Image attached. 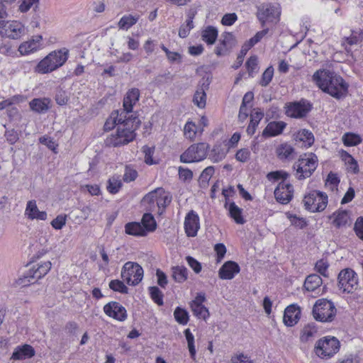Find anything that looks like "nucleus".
<instances>
[{
  "label": "nucleus",
  "mask_w": 363,
  "mask_h": 363,
  "mask_svg": "<svg viewBox=\"0 0 363 363\" xmlns=\"http://www.w3.org/2000/svg\"><path fill=\"white\" fill-rule=\"evenodd\" d=\"M313 79L324 92L336 99H340L347 91L348 86L343 79L328 70L316 71Z\"/></svg>",
  "instance_id": "1"
},
{
  "label": "nucleus",
  "mask_w": 363,
  "mask_h": 363,
  "mask_svg": "<svg viewBox=\"0 0 363 363\" xmlns=\"http://www.w3.org/2000/svg\"><path fill=\"white\" fill-rule=\"evenodd\" d=\"M141 123L140 120L133 115L129 116L124 123L120 124L114 133L106 138L104 143L108 147L125 145L133 141L136 136L135 130Z\"/></svg>",
  "instance_id": "2"
},
{
  "label": "nucleus",
  "mask_w": 363,
  "mask_h": 363,
  "mask_svg": "<svg viewBox=\"0 0 363 363\" xmlns=\"http://www.w3.org/2000/svg\"><path fill=\"white\" fill-rule=\"evenodd\" d=\"M68 57V50H60L50 52L42 60L36 67V71L39 73H49L62 66Z\"/></svg>",
  "instance_id": "3"
},
{
  "label": "nucleus",
  "mask_w": 363,
  "mask_h": 363,
  "mask_svg": "<svg viewBox=\"0 0 363 363\" xmlns=\"http://www.w3.org/2000/svg\"><path fill=\"white\" fill-rule=\"evenodd\" d=\"M318 157L312 152L301 155L293 168L298 180L310 177L318 167Z\"/></svg>",
  "instance_id": "4"
},
{
  "label": "nucleus",
  "mask_w": 363,
  "mask_h": 363,
  "mask_svg": "<svg viewBox=\"0 0 363 363\" xmlns=\"http://www.w3.org/2000/svg\"><path fill=\"white\" fill-rule=\"evenodd\" d=\"M337 313L334 303L325 298H320L315 301L312 310L313 318L319 322H332Z\"/></svg>",
  "instance_id": "5"
},
{
  "label": "nucleus",
  "mask_w": 363,
  "mask_h": 363,
  "mask_svg": "<svg viewBox=\"0 0 363 363\" xmlns=\"http://www.w3.org/2000/svg\"><path fill=\"white\" fill-rule=\"evenodd\" d=\"M340 347V341L335 337L326 336L316 342L314 352L320 359H328L339 351Z\"/></svg>",
  "instance_id": "6"
},
{
  "label": "nucleus",
  "mask_w": 363,
  "mask_h": 363,
  "mask_svg": "<svg viewBox=\"0 0 363 363\" xmlns=\"http://www.w3.org/2000/svg\"><path fill=\"white\" fill-rule=\"evenodd\" d=\"M51 266L52 264L50 261L33 265L28 272L18 279V284L24 286L34 284L38 279L48 273L51 269Z\"/></svg>",
  "instance_id": "7"
},
{
  "label": "nucleus",
  "mask_w": 363,
  "mask_h": 363,
  "mask_svg": "<svg viewBox=\"0 0 363 363\" xmlns=\"http://www.w3.org/2000/svg\"><path fill=\"white\" fill-rule=\"evenodd\" d=\"M281 9L278 4H263L258 7L257 16L262 27L267 23L275 24L279 21Z\"/></svg>",
  "instance_id": "8"
},
{
  "label": "nucleus",
  "mask_w": 363,
  "mask_h": 363,
  "mask_svg": "<svg viewBox=\"0 0 363 363\" xmlns=\"http://www.w3.org/2000/svg\"><path fill=\"white\" fill-rule=\"evenodd\" d=\"M143 269L137 262H127L121 269V277L128 284L138 285L143 278Z\"/></svg>",
  "instance_id": "9"
},
{
  "label": "nucleus",
  "mask_w": 363,
  "mask_h": 363,
  "mask_svg": "<svg viewBox=\"0 0 363 363\" xmlns=\"http://www.w3.org/2000/svg\"><path fill=\"white\" fill-rule=\"evenodd\" d=\"M303 202L306 209L311 212L323 211L328 204V196L319 191H312L306 195Z\"/></svg>",
  "instance_id": "10"
},
{
  "label": "nucleus",
  "mask_w": 363,
  "mask_h": 363,
  "mask_svg": "<svg viewBox=\"0 0 363 363\" xmlns=\"http://www.w3.org/2000/svg\"><path fill=\"white\" fill-rule=\"evenodd\" d=\"M208 149L209 145L206 143L192 145L180 155V161L190 163L203 160L206 158Z\"/></svg>",
  "instance_id": "11"
},
{
  "label": "nucleus",
  "mask_w": 363,
  "mask_h": 363,
  "mask_svg": "<svg viewBox=\"0 0 363 363\" xmlns=\"http://www.w3.org/2000/svg\"><path fill=\"white\" fill-rule=\"evenodd\" d=\"M338 287L343 292L352 293L358 288V277L354 270L347 268L338 274Z\"/></svg>",
  "instance_id": "12"
},
{
  "label": "nucleus",
  "mask_w": 363,
  "mask_h": 363,
  "mask_svg": "<svg viewBox=\"0 0 363 363\" xmlns=\"http://www.w3.org/2000/svg\"><path fill=\"white\" fill-rule=\"evenodd\" d=\"M286 114L295 118H302L307 116L312 108V105L308 101L301 99L299 101L289 103L286 108Z\"/></svg>",
  "instance_id": "13"
},
{
  "label": "nucleus",
  "mask_w": 363,
  "mask_h": 363,
  "mask_svg": "<svg viewBox=\"0 0 363 363\" xmlns=\"http://www.w3.org/2000/svg\"><path fill=\"white\" fill-rule=\"evenodd\" d=\"M294 195V187L291 184L281 182L274 190V196L277 201L281 204H286L291 201Z\"/></svg>",
  "instance_id": "14"
},
{
  "label": "nucleus",
  "mask_w": 363,
  "mask_h": 363,
  "mask_svg": "<svg viewBox=\"0 0 363 363\" xmlns=\"http://www.w3.org/2000/svg\"><path fill=\"white\" fill-rule=\"evenodd\" d=\"M104 311L108 316L119 321H123L127 318L125 308L116 301H111L106 304L104 307Z\"/></svg>",
  "instance_id": "15"
},
{
  "label": "nucleus",
  "mask_w": 363,
  "mask_h": 363,
  "mask_svg": "<svg viewBox=\"0 0 363 363\" xmlns=\"http://www.w3.org/2000/svg\"><path fill=\"white\" fill-rule=\"evenodd\" d=\"M4 37L13 40H18L26 34L24 25L18 21H7Z\"/></svg>",
  "instance_id": "16"
},
{
  "label": "nucleus",
  "mask_w": 363,
  "mask_h": 363,
  "mask_svg": "<svg viewBox=\"0 0 363 363\" xmlns=\"http://www.w3.org/2000/svg\"><path fill=\"white\" fill-rule=\"evenodd\" d=\"M200 228L199 216L191 211L186 216L184 220L185 232L189 237H195Z\"/></svg>",
  "instance_id": "17"
},
{
  "label": "nucleus",
  "mask_w": 363,
  "mask_h": 363,
  "mask_svg": "<svg viewBox=\"0 0 363 363\" xmlns=\"http://www.w3.org/2000/svg\"><path fill=\"white\" fill-rule=\"evenodd\" d=\"M235 45V40L232 33H224L220 39V43L216 48L215 53L218 56L227 55Z\"/></svg>",
  "instance_id": "18"
},
{
  "label": "nucleus",
  "mask_w": 363,
  "mask_h": 363,
  "mask_svg": "<svg viewBox=\"0 0 363 363\" xmlns=\"http://www.w3.org/2000/svg\"><path fill=\"white\" fill-rule=\"evenodd\" d=\"M240 271V268L238 263L233 261H228L220 268L218 275L221 279L230 280L233 279Z\"/></svg>",
  "instance_id": "19"
},
{
  "label": "nucleus",
  "mask_w": 363,
  "mask_h": 363,
  "mask_svg": "<svg viewBox=\"0 0 363 363\" xmlns=\"http://www.w3.org/2000/svg\"><path fill=\"white\" fill-rule=\"evenodd\" d=\"M300 308L295 305L287 306L284 311L283 320L286 325L291 327L296 324L300 318Z\"/></svg>",
  "instance_id": "20"
},
{
  "label": "nucleus",
  "mask_w": 363,
  "mask_h": 363,
  "mask_svg": "<svg viewBox=\"0 0 363 363\" xmlns=\"http://www.w3.org/2000/svg\"><path fill=\"white\" fill-rule=\"evenodd\" d=\"M140 91L137 88L130 89L123 99V109L120 111H125V115L132 112L133 105L139 100Z\"/></svg>",
  "instance_id": "21"
},
{
  "label": "nucleus",
  "mask_w": 363,
  "mask_h": 363,
  "mask_svg": "<svg viewBox=\"0 0 363 363\" xmlns=\"http://www.w3.org/2000/svg\"><path fill=\"white\" fill-rule=\"evenodd\" d=\"M25 215L30 220H45L47 218V213L39 211L35 200H30L27 202Z\"/></svg>",
  "instance_id": "22"
},
{
  "label": "nucleus",
  "mask_w": 363,
  "mask_h": 363,
  "mask_svg": "<svg viewBox=\"0 0 363 363\" xmlns=\"http://www.w3.org/2000/svg\"><path fill=\"white\" fill-rule=\"evenodd\" d=\"M286 126V123L284 121H272L263 130L262 135L264 138L277 136L282 133Z\"/></svg>",
  "instance_id": "23"
},
{
  "label": "nucleus",
  "mask_w": 363,
  "mask_h": 363,
  "mask_svg": "<svg viewBox=\"0 0 363 363\" xmlns=\"http://www.w3.org/2000/svg\"><path fill=\"white\" fill-rule=\"evenodd\" d=\"M128 117V116L125 115V111H120L118 110L113 111L104 125V130H111L116 125L118 127L120 124L124 123L125 120H126Z\"/></svg>",
  "instance_id": "24"
},
{
  "label": "nucleus",
  "mask_w": 363,
  "mask_h": 363,
  "mask_svg": "<svg viewBox=\"0 0 363 363\" xmlns=\"http://www.w3.org/2000/svg\"><path fill=\"white\" fill-rule=\"evenodd\" d=\"M41 40L42 37L40 35H38L35 37V39L24 42L19 45L18 51L23 55H28L29 53L34 52L40 48Z\"/></svg>",
  "instance_id": "25"
},
{
  "label": "nucleus",
  "mask_w": 363,
  "mask_h": 363,
  "mask_svg": "<svg viewBox=\"0 0 363 363\" xmlns=\"http://www.w3.org/2000/svg\"><path fill=\"white\" fill-rule=\"evenodd\" d=\"M294 138L296 143H302V146L306 147H311L314 143L313 134L306 129L298 131L294 135Z\"/></svg>",
  "instance_id": "26"
},
{
  "label": "nucleus",
  "mask_w": 363,
  "mask_h": 363,
  "mask_svg": "<svg viewBox=\"0 0 363 363\" xmlns=\"http://www.w3.org/2000/svg\"><path fill=\"white\" fill-rule=\"evenodd\" d=\"M35 355L33 347L29 345H24L22 347H17L12 354L11 359L20 360L32 357Z\"/></svg>",
  "instance_id": "27"
},
{
  "label": "nucleus",
  "mask_w": 363,
  "mask_h": 363,
  "mask_svg": "<svg viewBox=\"0 0 363 363\" xmlns=\"http://www.w3.org/2000/svg\"><path fill=\"white\" fill-rule=\"evenodd\" d=\"M50 100L47 98L34 99L29 103L30 109L38 113H45L50 108Z\"/></svg>",
  "instance_id": "28"
},
{
  "label": "nucleus",
  "mask_w": 363,
  "mask_h": 363,
  "mask_svg": "<svg viewBox=\"0 0 363 363\" xmlns=\"http://www.w3.org/2000/svg\"><path fill=\"white\" fill-rule=\"evenodd\" d=\"M277 154L281 160H291L294 158L296 152L294 148L291 145L284 143L277 147Z\"/></svg>",
  "instance_id": "29"
},
{
  "label": "nucleus",
  "mask_w": 363,
  "mask_h": 363,
  "mask_svg": "<svg viewBox=\"0 0 363 363\" xmlns=\"http://www.w3.org/2000/svg\"><path fill=\"white\" fill-rule=\"evenodd\" d=\"M333 218V224L337 228L347 225L350 220L348 212L345 210H338L329 216V218Z\"/></svg>",
  "instance_id": "30"
},
{
  "label": "nucleus",
  "mask_w": 363,
  "mask_h": 363,
  "mask_svg": "<svg viewBox=\"0 0 363 363\" xmlns=\"http://www.w3.org/2000/svg\"><path fill=\"white\" fill-rule=\"evenodd\" d=\"M205 88L208 89V84L205 85L204 83L201 86H199L194 95L193 102L200 108L206 106V94Z\"/></svg>",
  "instance_id": "31"
},
{
  "label": "nucleus",
  "mask_w": 363,
  "mask_h": 363,
  "mask_svg": "<svg viewBox=\"0 0 363 363\" xmlns=\"http://www.w3.org/2000/svg\"><path fill=\"white\" fill-rule=\"evenodd\" d=\"M323 283L321 277L315 274L308 275L304 282V287L308 291L318 289Z\"/></svg>",
  "instance_id": "32"
},
{
  "label": "nucleus",
  "mask_w": 363,
  "mask_h": 363,
  "mask_svg": "<svg viewBox=\"0 0 363 363\" xmlns=\"http://www.w3.org/2000/svg\"><path fill=\"white\" fill-rule=\"evenodd\" d=\"M125 230L127 234L134 236H145L147 235V232L142 224L137 222L128 223L125 224Z\"/></svg>",
  "instance_id": "33"
},
{
  "label": "nucleus",
  "mask_w": 363,
  "mask_h": 363,
  "mask_svg": "<svg viewBox=\"0 0 363 363\" xmlns=\"http://www.w3.org/2000/svg\"><path fill=\"white\" fill-rule=\"evenodd\" d=\"M318 333V328L315 323H311L305 325L301 330L300 340L302 342H308L311 338L313 337Z\"/></svg>",
  "instance_id": "34"
},
{
  "label": "nucleus",
  "mask_w": 363,
  "mask_h": 363,
  "mask_svg": "<svg viewBox=\"0 0 363 363\" xmlns=\"http://www.w3.org/2000/svg\"><path fill=\"white\" fill-rule=\"evenodd\" d=\"M172 277L178 283H182L187 279L188 271L184 266H175L172 267Z\"/></svg>",
  "instance_id": "35"
},
{
  "label": "nucleus",
  "mask_w": 363,
  "mask_h": 363,
  "mask_svg": "<svg viewBox=\"0 0 363 363\" xmlns=\"http://www.w3.org/2000/svg\"><path fill=\"white\" fill-rule=\"evenodd\" d=\"M202 40L208 45H213L218 37V30L211 26H208L202 33Z\"/></svg>",
  "instance_id": "36"
},
{
  "label": "nucleus",
  "mask_w": 363,
  "mask_h": 363,
  "mask_svg": "<svg viewBox=\"0 0 363 363\" xmlns=\"http://www.w3.org/2000/svg\"><path fill=\"white\" fill-rule=\"evenodd\" d=\"M229 213L232 218L234 219L236 223L243 224L245 220L242 216V208H239L234 202H231L229 204Z\"/></svg>",
  "instance_id": "37"
},
{
  "label": "nucleus",
  "mask_w": 363,
  "mask_h": 363,
  "mask_svg": "<svg viewBox=\"0 0 363 363\" xmlns=\"http://www.w3.org/2000/svg\"><path fill=\"white\" fill-rule=\"evenodd\" d=\"M123 186L120 177L113 175L109 178L107 184V190L110 194H115L118 193Z\"/></svg>",
  "instance_id": "38"
},
{
  "label": "nucleus",
  "mask_w": 363,
  "mask_h": 363,
  "mask_svg": "<svg viewBox=\"0 0 363 363\" xmlns=\"http://www.w3.org/2000/svg\"><path fill=\"white\" fill-rule=\"evenodd\" d=\"M142 225L146 232H152L156 229L157 223L150 213H145L142 218Z\"/></svg>",
  "instance_id": "39"
},
{
  "label": "nucleus",
  "mask_w": 363,
  "mask_h": 363,
  "mask_svg": "<svg viewBox=\"0 0 363 363\" xmlns=\"http://www.w3.org/2000/svg\"><path fill=\"white\" fill-rule=\"evenodd\" d=\"M342 140L345 146H355L362 143L360 136L352 133H345Z\"/></svg>",
  "instance_id": "40"
},
{
  "label": "nucleus",
  "mask_w": 363,
  "mask_h": 363,
  "mask_svg": "<svg viewBox=\"0 0 363 363\" xmlns=\"http://www.w3.org/2000/svg\"><path fill=\"white\" fill-rule=\"evenodd\" d=\"M363 41V29L352 30L350 37L345 38L344 42L350 45H357Z\"/></svg>",
  "instance_id": "41"
},
{
  "label": "nucleus",
  "mask_w": 363,
  "mask_h": 363,
  "mask_svg": "<svg viewBox=\"0 0 363 363\" xmlns=\"http://www.w3.org/2000/svg\"><path fill=\"white\" fill-rule=\"evenodd\" d=\"M193 313L198 318L206 320L209 316V311L203 305L191 304Z\"/></svg>",
  "instance_id": "42"
},
{
  "label": "nucleus",
  "mask_w": 363,
  "mask_h": 363,
  "mask_svg": "<svg viewBox=\"0 0 363 363\" xmlns=\"http://www.w3.org/2000/svg\"><path fill=\"white\" fill-rule=\"evenodd\" d=\"M164 192L163 188H157L155 190L147 194L143 199V201L147 203H153L155 201H157L159 195L162 194Z\"/></svg>",
  "instance_id": "43"
},
{
  "label": "nucleus",
  "mask_w": 363,
  "mask_h": 363,
  "mask_svg": "<svg viewBox=\"0 0 363 363\" xmlns=\"http://www.w3.org/2000/svg\"><path fill=\"white\" fill-rule=\"evenodd\" d=\"M174 316L179 324L186 325L189 321L188 312L180 307L176 308L174 312Z\"/></svg>",
  "instance_id": "44"
},
{
  "label": "nucleus",
  "mask_w": 363,
  "mask_h": 363,
  "mask_svg": "<svg viewBox=\"0 0 363 363\" xmlns=\"http://www.w3.org/2000/svg\"><path fill=\"white\" fill-rule=\"evenodd\" d=\"M149 291L151 298L159 306H162L163 302V294L157 286L149 287Z\"/></svg>",
  "instance_id": "45"
},
{
  "label": "nucleus",
  "mask_w": 363,
  "mask_h": 363,
  "mask_svg": "<svg viewBox=\"0 0 363 363\" xmlns=\"http://www.w3.org/2000/svg\"><path fill=\"white\" fill-rule=\"evenodd\" d=\"M109 287L113 291H118L121 294L128 293V287L123 284V281L118 279L111 280L109 283Z\"/></svg>",
  "instance_id": "46"
},
{
  "label": "nucleus",
  "mask_w": 363,
  "mask_h": 363,
  "mask_svg": "<svg viewBox=\"0 0 363 363\" xmlns=\"http://www.w3.org/2000/svg\"><path fill=\"white\" fill-rule=\"evenodd\" d=\"M184 335L188 343V347L190 352V355L192 359H194L196 355V350L194 347V337L189 329H186L184 330Z\"/></svg>",
  "instance_id": "47"
},
{
  "label": "nucleus",
  "mask_w": 363,
  "mask_h": 363,
  "mask_svg": "<svg viewBox=\"0 0 363 363\" xmlns=\"http://www.w3.org/2000/svg\"><path fill=\"white\" fill-rule=\"evenodd\" d=\"M274 75V68L270 66L267 67L262 75L260 80V85L262 86H267L271 82Z\"/></svg>",
  "instance_id": "48"
},
{
  "label": "nucleus",
  "mask_w": 363,
  "mask_h": 363,
  "mask_svg": "<svg viewBox=\"0 0 363 363\" xmlns=\"http://www.w3.org/2000/svg\"><path fill=\"white\" fill-rule=\"evenodd\" d=\"M138 18L134 16L129 15L122 17L118 22V26L121 28H129L132 26L136 23Z\"/></svg>",
  "instance_id": "49"
},
{
  "label": "nucleus",
  "mask_w": 363,
  "mask_h": 363,
  "mask_svg": "<svg viewBox=\"0 0 363 363\" xmlns=\"http://www.w3.org/2000/svg\"><path fill=\"white\" fill-rule=\"evenodd\" d=\"M214 173V168L213 167H206L201 173L200 176V184L201 186H205L208 181L210 180L211 177Z\"/></svg>",
  "instance_id": "50"
},
{
  "label": "nucleus",
  "mask_w": 363,
  "mask_h": 363,
  "mask_svg": "<svg viewBox=\"0 0 363 363\" xmlns=\"http://www.w3.org/2000/svg\"><path fill=\"white\" fill-rule=\"evenodd\" d=\"M289 174L284 171H275L271 172L267 174V178L269 181H278L279 179H282L284 182L289 177Z\"/></svg>",
  "instance_id": "51"
},
{
  "label": "nucleus",
  "mask_w": 363,
  "mask_h": 363,
  "mask_svg": "<svg viewBox=\"0 0 363 363\" xmlns=\"http://www.w3.org/2000/svg\"><path fill=\"white\" fill-rule=\"evenodd\" d=\"M159 196L157 205L159 208H165L171 203L172 196L169 193H166L164 190L163 194Z\"/></svg>",
  "instance_id": "52"
},
{
  "label": "nucleus",
  "mask_w": 363,
  "mask_h": 363,
  "mask_svg": "<svg viewBox=\"0 0 363 363\" xmlns=\"http://www.w3.org/2000/svg\"><path fill=\"white\" fill-rule=\"evenodd\" d=\"M251 48L246 43L242 46L241 50L237 57L236 63L233 66L235 69L239 68L244 60V57L248 50Z\"/></svg>",
  "instance_id": "53"
},
{
  "label": "nucleus",
  "mask_w": 363,
  "mask_h": 363,
  "mask_svg": "<svg viewBox=\"0 0 363 363\" xmlns=\"http://www.w3.org/2000/svg\"><path fill=\"white\" fill-rule=\"evenodd\" d=\"M138 177V172L130 167V166L126 165L125 167V173L123 175V181L125 182H130L134 181Z\"/></svg>",
  "instance_id": "54"
},
{
  "label": "nucleus",
  "mask_w": 363,
  "mask_h": 363,
  "mask_svg": "<svg viewBox=\"0 0 363 363\" xmlns=\"http://www.w3.org/2000/svg\"><path fill=\"white\" fill-rule=\"evenodd\" d=\"M184 133L186 138L193 140L196 134L195 124L192 122H187L184 128Z\"/></svg>",
  "instance_id": "55"
},
{
  "label": "nucleus",
  "mask_w": 363,
  "mask_h": 363,
  "mask_svg": "<svg viewBox=\"0 0 363 363\" xmlns=\"http://www.w3.org/2000/svg\"><path fill=\"white\" fill-rule=\"evenodd\" d=\"M339 183L340 179L336 174L333 172L328 174L325 184L328 186L332 191L337 189Z\"/></svg>",
  "instance_id": "56"
},
{
  "label": "nucleus",
  "mask_w": 363,
  "mask_h": 363,
  "mask_svg": "<svg viewBox=\"0 0 363 363\" xmlns=\"http://www.w3.org/2000/svg\"><path fill=\"white\" fill-rule=\"evenodd\" d=\"M246 67L249 75L253 77L254 72H257V57L256 56H251L246 62Z\"/></svg>",
  "instance_id": "57"
},
{
  "label": "nucleus",
  "mask_w": 363,
  "mask_h": 363,
  "mask_svg": "<svg viewBox=\"0 0 363 363\" xmlns=\"http://www.w3.org/2000/svg\"><path fill=\"white\" fill-rule=\"evenodd\" d=\"M269 28H265L261 31L257 32L255 35L251 38L246 43L250 47H253L255 44L259 43L262 38L268 33Z\"/></svg>",
  "instance_id": "58"
},
{
  "label": "nucleus",
  "mask_w": 363,
  "mask_h": 363,
  "mask_svg": "<svg viewBox=\"0 0 363 363\" xmlns=\"http://www.w3.org/2000/svg\"><path fill=\"white\" fill-rule=\"evenodd\" d=\"M143 152L145 154V162L147 164H152L154 163L152 155L155 151L154 147H150L145 145L142 148Z\"/></svg>",
  "instance_id": "59"
},
{
  "label": "nucleus",
  "mask_w": 363,
  "mask_h": 363,
  "mask_svg": "<svg viewBox=\"0 0 363 363\" xmlns=\"http://www.w3.org/2000/svg\"><path fill=\"white\" fill-rule=\"evenodd\" d=\"M66 223V216L59 215L51 222V225L56 230H60Z\"/></svg>",
  "instance_id": "60"
},
{
  "label": "nucleus",
  "mask_w": 363,
  "mask_h": 363,
  "mask_svg": "<svg viewBox=\"0 0 363 363\" xmlns=\"http://www.w3.org/2000/svg\"><path fill=\"white\" fill-rule=\"evenodd\" d=\"M186 259L189 267L194 271L195 273L198 274L201 271V264L196 259L191 256H187Z\"/></svg>",
  "instance_id": "61"
},
{
  "label": "nucleus",
  "mask_w": 363,
  "mask_h": 363,
  "mask_svg": "<svg viewBox=\"0 0 363 363\" xmlns=\"http://www.w3.org/2000/svg\"><path fill=\"white\" fill-rule=\"evenodd\" d=\"M354 230L357 236L363 240V217L357 219L354 225Z\"/></svg>",
  "instance_id": "62"
},
{
  "label": "nucleus",
  "mask_w": 363,
  "mask_h": 363,
  "mask_svg": "<svg viewBox=\"0 0 363 363\" xmlns=\"http://www.w3.org/2000/svg\"><path fill=\"white\" fill-rule=\"evenodd\" d=\"M39 142L41 144L45 145V146H47L50 150H53V151L55 150V149H56V147L57 146L55 144V141L53 140L52 138H51L50 137L46 136V135L40 137L39 138Z\"/></svg>",
  "instance_id": "63"
},
{
  "label": "nucleus",
  "mask_w": 363,
  "mask_h": 363,
  "mask_svg": "<svg viewBox=\"0 0 363 363\" xmlns=\"http://www.w3.org/2000/svg\"><path fill=\"white\" fill-rule=\"evenodd\" d=\"M69 97L66 92L62 90H60L55 95L56 103L60 106H64L68 102Z\"/></svg>",
  "instance_id": "64"
}]
</instances>
